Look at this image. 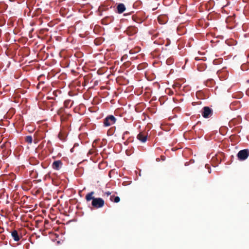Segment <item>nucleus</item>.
Wrapping results in <instances>:
<instances>
[{"label": "nucleus", "mask_w": 249, "mask_h": 249, "mask_svg": "<svg viewBox=\"0 0 249 249\" xmlns=\"http://www.w3.org/2000/svg\"><path fill=\"white\" fill-rule=\"evenodd\" d=\"M116 118L113 115H110L105 118L104 122V125L106 126H110L115 123Z\"/></svg>", "instance_id": "20e7f679"}, {"label": "nucleus", "mask_w": 249, "mask_h": 249, "mask_svg": "<svg viewBox=\"0 0 249 249\" xmlns=\"http://www.w3.org/2000/svg\"><path fill=\"white\" fill-rule=\"evenodd\" d=\"M156 160H157V161H160V159L159 158H157V159H156Z\"/></svg>", "instance_id": "f3484780"}, {"label": "nucleus", "mask_w": 249, "mask_h": 249, "mask_svg": "<svg viewBox=\"0 0 249 249\" xmlns=\"http://www.w3.org/2000/svg\"><path fill=\"white\" fill-rule=\"evenodd\" d=\"M11 235L15 241H18L20 240V237L17 231L14 230L12 231Z\"/></svg>", "instance_id": "1a4fd4ad"}, {"label": "nucleus", "mask_w": 249, "mask_h": 249, "mask_svg": "<svg viewBox=\"0 0 249 249\" xmlns=\"http://www.w3.org/2000/svg\"><path fill=\"white\" fill-rule=\"evenodd\" d=\"M25 141L29 144H31L33 141V138L31 136H27L25 138Z\"/></svg>", "instance_id": "9b49d317"}, {"label": "nucleus", "mask_w": 249, "mask_h": 249, "mask_svg": "<svg viewBox=\"0 0 249 249\" xmlns=\"http://www.w3.org/2000/svg\"><path fill=\"white\" fill-rule=\"evenodd\" d=\"M117 12L119 14L123 13L126 9L125 5L123 3H119L117 7Z\"/></svg>", "instance_id": "6e6552de"}, {"label": "nucleus", "mask_w": 249, "mask_h": 249, "mask_svg": "<svg viewBox=\"0 0 249 249\" xmlns=\"http://www.w3.org/2000/svg\"><path fill=\"white\" fill-rule=\"evenodd\" d=\"M94 194L93 191L88 193L85 196L86 201H89L92 200L91 205L94 208L98 209L103 207L105 205V201L102 198L94 197Z\"/></svg>", "instance_id": "f257e3e1"}, {"label": "nucleus", "mask_w": 249, "mask_h": 249, "mask_svg": "<svg viewBox=\"0 0 249 249\" xmlns=\"http://www.w3.org/2000/svg\"><path fill=\"white\" fill-rule=\"evenodd\" d=\"M213 114V109L209 107H204L202 109L201 114L204 118H210Z\"/></svg>", "instance_id": "f03ea898"}, {"label": "nucleus", "mask_w": 249, "mask_h": 249, "mask_svg": "<svg viewBox=\"0 0 249 249\" xmlns=\"http://www.w3.org/2000/svg\"><path fill=\"white\" fill-rule=\"evenodd\" d=\"M147 134L146 132H140L137 136V138L139 140L142 142H144L147 140Z\"/></svg>", "instance_id": "0eeeda50"}, {"label": "nucleus", "mask_w": 249, "mask_h": 249, "mask_svg": "<svg viewBox=\"0 0 249 249\" xmlns=\"http://www.w3.org/2000/svg\"><path fill=\"white\" fill-rule=\"evenodd\" d=\"M58 137L61 140H64L62 136V134L61 133H59L58 135Z\"/></svg>", "instance_id": "4468645a"}, {"label": "nucleus", "mask_w": 249, "mask_h": 249, "mask_svg": "<svg viewBox=\"0 0 249 249\" xmlns=\"http://www.w3.org/2000/svg\"><path fill=\"white\" fill-rule=\"evenodd\" d=\"M71 100H66L64 102V105L65 107L70 108L71 107V104L70 105Z\"/></svg>", "instance_id": "f8f14e48"}, {"label": "nucleus", "mask_w": 249, "mask_h": 249, "mask_svg": "<svg viewBox=\"0 0 249 249\" xmlns=\"http://www.w3.org/2000/svg\"><path fill=\"white\" fill-rule=\"evenodd\" d=\"M132 18H133V19L134 20H135V19H134V17H132Z\"/></svg>", "instance_id": "a211bd4d"}, {"label": "nucleus", "mask_w": 249, "mask_h": 249, "mask_svg": "<svg viewBox=\"0 0 249 249\" xmlns=\"http://www.w3.org/2000/svg\"><path fill=\"white\" fill-rule=\"evenodd\" d=\"M138 32V29L133 26L128 27L125 31L126 33L128 36H133Z\"/></svg>", "instance_id": "39448f33"}, {"label": "nucleus", "mask_w": 249, "mask_h": 249, "mask_svg": "<svg viewBox=\"0 0 249 249\" xmlns=\"http://www.w3.org/2000/svg\"><path fill=\"white\" fill-rule=\"evenodd\" d=\"M160 159L161 160L164 161L165 160V157L164 156H161Z\"/></svg>", "instance_id": "2eb2a0df"}, {"label": "nucleus", "mask_w": 249, "mask_h": 249, "mask_svg": "<svg viewBox=\"0 0 249 249\" xmlns=\"http://www.w3.org/2000/svg\"><path fill=\"white\" fill-rule=\"evenodd\" d=\"M110 199L111 201H114L115 203H118L120 200V198L119 196H111Z\"/></svg>", "instance_id": "9d476101"}, {"label": "nucleus", "mask_w": 249, "mask_h": 249, "mask_svg": "<svg viewBox=\"0 0 249 249\" xmlns=\"http://www.w3.org/2000/svg\"><path fill=\"white\" fill-rule=\"evenodd\" d=\"M128 134H129V132H128V131H125V132H124V134H123V137H122V138H123V139H124L125 136L126 135Z\"/></svg>", "instance_id": "ddd939ff"}, {"label": "nucleus", "mask_w": 249, "mask_h": 249, "mask_svg": "<svg viewBox=\"0 0 249 249\" xmlns=\"http://www.w3.org/2000/svg\"><path fill=\"white\" fill-rule=\"evenodd\" d=\"M105 194L107 196H108L109 195H111V193L110 192H106L105 193Z\"/></svg>", "instance_id": "dca6fc26"}, {"label": "nucleus", "mask_w": 249, "mask_h": 249, "mask_svg": "<svg viewBox=\"0 0 249 249\" xmlns=\"http://www.w3.org/2000/svg\"><path fill=\"white\" fill-rule=\"evenodd\" d=\"M63 163L60 160H55L52 164V167L55 170H59L62 167Z\"/></svg>", "instance_id": "423d86ee"}, {"label": "nucleus", "mask_w": 249, "mask_h": 249, "mask_svg": "<svg viewBox=\"0 0 249 249\" xmlns=\"http://www.w3.org/2000/svg\"><path fill=\"white\" fill-rule=\"evenodd\" d=\"M249 156V150L247 149L241 150L237 154V157L240 160H245Z\"/></svg>", "instance_id": "7ed1b4c3"}]
</instances>
